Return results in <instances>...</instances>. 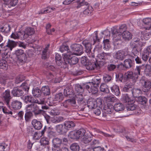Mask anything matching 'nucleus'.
Returning a JSON list of instances; mask_svg holds the SVG:
<instances>
[{
    "instance_id": "obj_48",
    "label": "nucleus",
    "mask_w": 151,
    "mask_h": 151,
    "mask_svg": "<svg viewBox=\"0 0 151 151\" xmlns=\"http://www.w3.org/2000/svg\"><path fill=\"white\" fill-rule=\"evenodd\" d=\"M55 8L54 7H48L47 9L44 11H42L41 14H45L48 13L52 12V11L55 10Z\"/></svg>"
},
{
    "instance_id": "obj_3",
    "label": "nucleus",
    "mask_w": 151,
    "mask_h": 151,
    "mask_svg": "<svg viewBox=\"0 0 151 151\" xmlns=\"http://www.w3.org/2000/svg\"><path fill=\"white\" fill-rule=\"evenodd\" d=\"M93 36V42L91 44L87 40H84L82 42V44L85 46L86 48V52L89 57L90 58H93L94 57V55L91 53V44L94 45L96 42H99L100 39L101 38H99L98 37V32L97 31L94 32Z\"/></svg>"
},
{
    "instance_id": "obj_12",
    "label": "nucleus",
    "mask_w": 151,
    "mask_h": 151,
    "mask_svg": "<svg viewBox=\"0 0 151 151\" xmlns=\"http://www.w3.org/2000/svg\"><path fill=\"white\" fill-rule=\"evenodd\" d=\"M114 110L113 106L110 104L105 105L103 107V114H110L113 112Z\"/></svg>"
},
{
    "instance_id": "obj_54",
    "label": "nucleus",
    "mask_w": 151,
    "mask_h": 151,
    "mask_svg": "<svg viewBox=\"0 0 151 151\" xmlns=\"http://www.w3.org/2000/svg\"><path fill=\"white\" fill-rule=\"evenodd\" d=\"M143 23L147 25L150 26L151 25V18H145L142 20Z\"/></svg>"
},
{
    "instance_id": "obj_21",
    "label": "nucleus",
    "mask_w": 151,
    "mask_h": 151,
    "mask_svg": "<svg viewBox=\"0 0 151 151\" xmlns=\"http://www.w3.org/2000/svg\"><path fill=\"white\" fill-rule=\"evenodd\" d=\"M12 93L14 96H19L23 94V92L19 87V88H14L12 91Z\"/></svg>"
},
{
    "instance_id": "obj_59",
    "label": "nucleus",
    "mask_w": 151,
    "mask_h": 151,
    "mask_svg": "<svg viewBox=\"0 0 151 151\" xmlns=\"http://www.w3.org/2000/svg\"><path fill=\"white\" fill-rule=\"evenodd\" d=\"M53 128L51 127H49L47 128L46 126H45L43 130L41 132H52Z\"/></svg>"
},
{
    "instance_id": "obj_37",
    "label": "nucleus",
    "mask_w": 151,
    "mask_h": 151,
    "mask_svg": "<svg viewBox=\"0 0 151 151\" xmlns=\"http://www.w3.org/2000/svg\"><path fill=\"white\" fill-rule=\"evenodd\" d=\"M145 65H142L139 66H137L135 70V71L136 73L137 74L138 77V75H140V72L145 69Z\"/></svg>"
},
{
    "instance_id": "obj_19",
    "label": "nucleus",
    "mask_w": 151,
    "mask_h": 151,
    "mask_svg": "<svg viewBox=\"0 0 151 151\" xmlns=\"http://www.w3.org/2000/svg\"><path fill=\"white\" fill-rule=\"evenodd\" d=\"M32 124L34 128L36 130H40L42 127L41 122L36 119H33L32 122Z\"/></svg>"
},
{
    "instance_id": "obj_22",
    "label": "nucleus",
    "mask_w": 151,
    "mask_h": 151,
    "mask_svg": "<svg viewBox=\"0 0 151 151\" xmlns=\"http://www.w3.org/2000/svg\"><path fill=\"white\" fill-rule=\"evenodd\" d=\"M2 96L6 101L7 105H8L9 101L10 99V91L9 90H6Z\"/></svg>"
},
{
    "instance_id": "obj_49",
    "label": "nucleus",
    "mask_w": 151,
    "mask_h": 151,
    "mask_svg": "<svg viewBox=\"0 0 151 151\" xmlns=\"http://www.w3.org/2000/svg\"><path fill=\"white\" fill-rule=\"evenodd\" d=\"M44 133H35L33 138L34 139H39L43 135Z\"/></svg>"
},
{
    "instance_id": "obj_15",
    "label": "nucleus",
    "mask_w": 151,
    "mask_h": 151,
    "mask_svg": "<svg viewBox=\"0 0 151 151\" xmlns=\"http://www.w3.org/2000/svg\"><path fill=\"white\" fill-rule=\"evenodd\" d=\"M151 36L149 29H146L141 32V38L142 40H147Z\"/></svg>"
},
{
    "instance_id": "obj_26",
    "label": "nucleus",
    "mask_w": 151,
    "mask_h": 151,
    "mask_svg": "<svg viewBox=\"0 0 151 151\" xmlns=\"http://www.w3.org/2000/svg\"><path fill=\"white\" fill-rule=\"evenodd\" d=\"M21 102L17 100L13 101L12 103V107L15 109H19L22 106Z\"/></svg>"
},
{
    "instance_id": "obj_28",
    "label": "nucleus",
    "mask_w": 151,
    "mask_h": 151,
    "mask_svg": "<svg viewBox=\"0 0 151 151\" xmlns=\"http://www.w3.org/2000/svg\"><path fill=\"white\" fill-rule=\"evenodd\" d=\"M112 92L116 96H119L120 93V90L119 86L114 85L111 88Z\"/></svg>"
},
{
    "instance_id": "obj_57",
    "label": "nucleus",
    "mask_w": 151,
    "mask_h": 151,
    "mask_svg": "<svg viewBox=\"0 0 151 151\" xmlns=\"http://www.w3.org/2000/svg\"><path fill=\"white\" fill-rule=\"evenodd\" d=\"M49 47V45H48L45 47L43 50L42 55V58L45 59L47 58L46 55Z\"/></svg>"
},
{
    "instance_id": "obj_16",
    "label": "nucleus",
    "mask_w": 151,
    "mask_h": 151,
    "mask_svg": "<svg viewBox=\"0 0 151 151\" xmlns=\"http://www.w3.org/2000/svg\"><path fill=\"white\" fill-rule=\"evenodd\" d=\"M16 45V43L15 42L9 40L7 44L5 47L6 48L5 51H7V52H10L12 50V49L15 47Z\"/></svg>"
},
{
    "instance_id": "obj_31",
    "label": "nucleus",
    "mask_w": 151,
    "mask_h": 151,
    "mask_svg": "<svg viewBox=\"0 0 151 151\" xmlns=\"http://www.w3.org/2000/svg\"><path fill=\"white\" fill-rule=\"evenodd\" d=\"M134 101L133 100V102L130 103L129 104H128L126 105V109L127 110L132 111L135 110L136 109L137 106L134 103Z\"/></svg>"
},
{
    "instance_id": "obj_39",
    "label": "nucleus",
    "mask_w": 151,
    "mask_h": 151,
    "mask_svg": "<svg viewBox=\"0 0 151 151\" xmlns=\"http://www.w3.org/2000/svg\"><path fill=\"white\" fill-rule=\"evenodd\" d=\"M52 142L54 145V147H59L62 144V140L58 138H56L53 139L52 140Z\"/></svg>"
},
{
    "instance_id": "obj_23",
    "label": "nucleus",
    "mask_w": 151,
    "mask_h": 151,
    "mask_svg": "<svg viewBox=\"0 0 151 151\" xmlns=\"http://www.w3.org/2000/svg\"><path fill=\"white\" fill-rule=\"evenodd\" d=\"M15 54L18 59L22 60V58L25 55L24 51L21 49L18 50L15 52Z\"/></svg>"
},
{
    "instance_id": "obj_51",
    "label": "nucleus",
    "mask_w": 151,
    "mask_h": 151,
    "mask_svg": "<svg viewBox=\"0 0 151 151\" xmlns=\"http://www.w3.org/2000/svg\"><path fill=\"white\" fill-rule=\"evenodd\" d=\"M37 104H40L38 103H32V106H33V107L34 108L33 112H35V114H38L39 113H37L36 112V111H37L39 109V107L38 106H37Z\"/></svg>"
},
{
    "instance_id": "obj_8",
    "label": "nucleus",
    "mask_w": 151,
    "mask_h": 151,
    "mask_svg": "<svg viewBox=\"0 0 151 151\" xmlns=\"http://www.w3.org/2000/svg\"><path fill=\"white\" fill-rule=\"evenodd\" d=\"M93 60L90 59L88 64L86 65V68L89 70H92L95 69V68L98 69L101 66V64L98 63L94 59V57Z\"/></svg>"
},
{
    "instance_id": "obj_27",
    "label": "nucleus",
    "mask_w": 151,
    "mask_h": 151,
    "mask_svg": "<svg viewBox=\"0 0 151 151\" xmlns=\"http://www.w3.org/2000/svg\"><path fill=\"white\" fill-rule=\"evenodd\" d=\"M151 83L148 81L145 82L144 84L142 87V90L144 92H146L150 90L151 88Z\"/></svg>"
},
{
    "instance_id": "obj_41",
    "label": "nucleus",
    "mask_w": 151,
    "mask_h": 151,
    "mask_svg": "<svg viewBox=\"0 0 151 151\" xmlns=\"http://www.w3.org/2000/svg\"><path fill=\"white\" fill-rule=\"evenodd\" d=\"M42 92L44 95H49L50 91L49 87L48 86H43L42 88Z\"/></svg>"
},
{
    "instance_id": "obj_30",
    "label": "nucleus",
    "mask_w": 151,
    "mask_h": 151,
    "mask_svg": "<svg viewBox=\"0 0 151 151\" xmlns=\"http://www.w3.org/2000/svg\"><path fill=\"white\" fill-rule=\"evenodd\" d=\"M114 110L116 111H122L124 108V106L121 103L116 104L114 106Z\"/></svg>"
},
{
    "instance_id": "obj_36",
    "label": "nucleus",
    "mask_w": 151,
    "mask_h": 151,
    "mask_svg": "<svg viewBox=\"0 0 151 151\" xmlns=\"http://www.w3.org/2000/svg\"><path fill=\"white\" fill-rule=\"evenodd\" d=\"M85 9L83 11V14L85 15H88L90 14L93 10L92 6L90 5H87L86 6Z\"/></svg>"
},
{
    "instance_id": "obj_42",
    "label": "nucleus",
    "mask_w": 151,
    "mask_h": 151,
    "mask_svg": "<svg viewBox=\"0 0 151 151\" xmlns=\"http://www.w3.org/2000/svg\"><path fill=\"white\" fill-rule=\"evenodd\" d=\"M63 99V96L62 93H60L56 94L54 99V101L60 102Z\"/></svg>"
},
{
    "instance_id": "obj_18",
    "label": "nucleus",
    "mask_w": 151,
    "mask_h": 151,
    "mask_svg": "<svg viewBox=\"0 0 151 151\" xmlns=\"http://www.w3.org/2000/svg\"><path fill=\"white\" fill-rule=\"evenodd\" d=\"M4 4L10 8L15 6L18 2V0H3Z\"/></svg>"
},
{
    "instance_id": "obj_2",
    "label": "nucleus",
    "mask_w": 151,
    "mask_h": 151,
    "mask_svg": "<svg viewBox=\"0 0 151 151\" xmlns=\"http://www.w3.org/2000/svg\"><path fill=\"white\" fill-rule=\"evenodd\" d=\"M91 133H69L68 137L72 139H81L85 144H88L92 140Z\"/></svg>"
},
{
    "instance_id": "obj_14",
    "label": "nucleus",
    "mask_w": 151,
    "mask_h": 151,
    "mask_svg": "<svg viewBox=\"0 0 151 151\" xmlns=\"http://www.w3.org/2000/svg\"><path fill=\"white\" fill-rule=\"evenodd\" d=\"M96 80L97 81V82L95 83L92 82L91 83H89V84L91 86V88L90 89V91L93 94H96L98 91V89L97 87L98 86V83L100 82V79L96 78Z\"/></svg>"
},
{
    "instance_id": "obj_34",
    "label": "nucleus",
    "mask_w": 151,
    "mask_h": 151,
    "mask_svg": "<svg viewBox=\"0 0 151 151\" xmlns=\"http://www.w3.org/2000/svg\"><path fill=\"white\" fill-rule=\"evenodd\" d=\"M35 31L33 28L31 27L27 28L25 31V32L27 37L28 36L34 34Z\"/></svg>"
},
{
    "instance_id": "obj_46",
    "label": "nucleus",
    "mask_w": 151,
    "mask_h": 151,
    "mask_svg": "<svg viewBox=\"0 0 151 151\" xmlns=\"http://www.w3.org/2000/svg\"><path fill=\"white\" fill-rule=\"evenodd\" d=\"M40 142L41 145H45L49 144V141L47 138L42 137L40 140Z\"/></svg>"
},
{
    "instance_id": "obj_32",
    "label": "nucleus",
    "mask_w": 151,
    "mask_h": 151,
    "mask_svg": "<svg viewBox=\"0 0 151 151\" xmlns=\"http://www.w3.org/2000/svg\"><path fill=\"white\" fill-rule=\"evenodd\" d=\"M59 50L60 51L62 52H64L65 51H67V53L63 55V58L65 55L68 54V55L69 53H68V52L70 54L71 53V52H69L68 47L67 45H62L60 48Z\"/></svg>"
},
{
    "instance_id": "obj_6",
    "label": "nucleus",
    "mask_w": 151,
    "mask_h": 151,
    "mask_svg": "<svg viewBox=\"0 0 151 151\" xmlns=\"http://www.w3.org/2000/svg\"><path fill=\"white\" fill-rule=\"evenodd\" d=\"M72 52L71 54L80 55L83 53V47L82 46L79 44H73L70 46Z\"/></svg>"
},
{
    "instance_id": "obj_61",
    "label": "nucleus",
    "mask_w": 151,
    "mask_h": 151,
    "mask_svg": "<svg viewBox=\"0 0 151 151\" xmlns=\"http://www.w3.org/2000/svg\"><path fill=\"white\" fill-rule=\"evenodd\" d=\"M111 78L110 76L108 75H106L103 77L104 81L105 82H108L111 79Z\"/></svg>"
},
{
    "instance_id": "obj_43",
    "label": "nucleus",
    "mask_w": 151,
    "mask_h": 151,
    "mask_svg": "<svg viewBox=\"0 0 151 151\" xmlns=\"http://www.w3.org/2000/svg\"><path fill=\"white\" fill-rule=\"evenodd\" d=\"M145 74L148 76H149L151 71V66L149 65H145Z\"/></svg>"
},
{
    "instance_id": "obj_9",
    "label": "nucleus",
    "mask_w": 151,
    "mask_h": 151,
    "mask_svg": "<svg viewBox=\"0 0 151 151\" xmlns=\"http://www.w3.org/2000/svg\"><path fill=\"white\" fill-rule=\"evenodd\" d=\"M126 29V27L125 24L121 25L119 27V32H117L115 33L113 32V37L114 40L118 41L121 39V33L122 31H124Z\"/></svg>"
},
{
    "instance_id": "obj_7",
    "label": "nucleus",
    "mask_w": 151,
    "mask_h": 151,
    "mask_svg": "<svg viewBox=\"0 0 151 151\" xmlns=\"http://www.w3.org/2000/svg\"><path fill=\"white\" fill-rule=\"evenodd\" d=\"M128 54V50L127 48L117 51L114 55V58L120 60H122Z\"/></svg>"
},
{
    "instance_id": "obj_4",
    "label": "nucleus",
    "mask_w": 151,
    "mask_h": 151,
    "mask_svg": "<svg viewBox=\"0 0 151 151\" xmlns=\"http://www.w3.org/2000/svg\"><path fill=\"white\" fill-rule=\"evenodd\" d=\"M119 80L122 82H125L129 79H131L135 81L138 78L137 74L134 71V72L132 71H127L125 73L124 75L119 73L118 75Z\"/></svg>"
},
{
    "instance_id": "obj_53",
    "label": "nucleus",
    "mask_w": 151,
    "mask_h": 151,
    "mask_svg": "<svg viewBox=\"0 0 151 151\" xmlns=\"http://www.w3.org/2000/svg\"><path fill=\"white\" fill-rule=\"evenodd\" d=\"M3 112L6 114H12V112L11 110L9 109V108L8 109L4 107L2 109Z\"/></svg>"
},
{
    "instance_id": "obj_38",
    "label": "nucleus",
    "mask_w": 151,
    "mask_h": 151,
    "mask_svg": "<svg viewBox=\"0 0 151 151\" xmlns=\"http://www.w3.org/2000/svg\"><path fill=\"white\" fill-rule=\"evenodd\" d=\"M55 58L57 65L58 66H60L62 64V57L61 55L58 53H56Z\"/></svg>"
},
{
    "instance_id": "obj_62",
    "label": "nucleus",
    "mask_w": 151,
    "mask_h": 151,
    "mask_svg": "<svg viewBox=\"0 0 151 151\" xmlns=\"http://www.w3.org/2000/svg\"><path fill=\"white\" fill-rule=\"evenodd\" d=\"M76 92V94L75 95V98H72L71 99H69L70 102V104H71V105H73V104H76V101L75 100V99H76L77 100V99L76 98V95L77 94V91L75 90ZM78 101V100H77Z\"/></svg>"
},
{
    "instance_id": "obj_11",
    "label": "nucleus",
    "mask_w": 151,
    "mask_h": 151,
    "mask_svg": "<svg viewBox=\"0 0 151 151\" xmlns=\"http://www.w3.org/2000/svg\"><path fill=\"white\" fill-rule=\"evenodd\" d=\"M110 55L109 54L105 53H102L98 54L97 56V59L94 58V59L97 61L98 63L100 64L101 60L103 59H108L109 58Z\"/></svg>"
},
{
    "instance_id": "obj_45",
    "label": "nucleus",
    "mask_w": 151,
    "mask_h": 151,
    "mask_svg": "<svg viewBox=\"0 0 151 151\" xmlns=\"http://www.w3.org/2000/svg\"><path fill=\"white\" fill-rule=\"evenodd\" d=\"M107 99V101H111L112 102L116 101L117 100V99L116 97L113 95H111L110 96H108L105 97Z\"/></svg>"
},
{
    "instance_id": "obj_35",
    "label": "nucleus",
    "mask_w": 151,
    "mask_h": 151,
    "mask_svg": "<svg viewBox=\"0 0 151 151\" xmlns=\"http://www.w3.org/2000/svg\"><path fill=\"white\" fill-rule=\"evenodd\" d=\"M100 90L101 91L106 93H109V92L108 86L105 83H102L101 85Z\"/></svg>"
},
{
    "instance_id": "obj_13",
    "label": "nucleus",
    "mask_w": 151,
    "mask_h": 151,
    "mask_svg": "<svg viewBox=\"0 0 151 151\" xmlns=\"http://www.w3.org/2000/svg\"><path fill=\"white\" fill-rule=\"evenodd\" d=\"M121 100L122 102L126 105L130 103L133 102V100L132 99L129 95L127 94H124L122 95Z\"/></svg>"
},
{
    "instance_id": "obj_47",
    "label": "nucleus",
    "mask_w": 151,
    "mask_h": 151,
    "mask_svg": "<svg viewBox=\"0 0 151 151\" xmlns=\"http://www.w3.org/2000/svg\"><path fill=\"white\" fill-rule=\"evenodd\" d=\"M141 93V90L138 89H134L132 91L133 96L136 97H137V96L139 95Z\"/></svg>"
},
{
    "instance_id": "obj_40",
    "label": "nucleus",
    "mask_w": 151,
    "mask_h": 151,
    "mask_svg": "<svg viewBox=\"0 0 151 151\" xmlns=\"http://www.w3.org/2000/svg\"><path fill=\"white\" fill-rule=\"evenodd\" d=\"M137 100L139 104H145L147 101L146 98L142 96L138 97Z\"/></svg>"
},
{
    "instance_id": "obj_25",
    "label": "nucleus",
    "mask_w": 151,
    "mask_h": 151,
    "mask_svg": "<svg viewBox=\"0 0 151 151\" xmlns=\"http://www.w3.org/2000/svg\"><path fill=\"white\" fill-rule=\"evenodd\" d=\"M64 128L66 130H69L72 127H74L75 124L72 121H66L64 123Z\"/></svg>"
},
{
    "instance_id": "obj_50",
    "label": "nucleus",
    "mask_w": 151,
    "mask_h": 151,
    "mask_svg": "<svg viewBox=\"0 0 151 151\" xmlns=\"http://www.w3.org/2000/svg\"><path fill=\"white\" fill-rule=\"evenodd\" d=\"M21 89L22 88L25 91H28L29 89V86L28 84L26 83H23L20 87Z\"/></svg>"
},
{
    "instance_id": "obj_24",
    "label": "nucleus",
    "mask_w": 151,
    "mask_h": 151,
    "mask_svg": "<svg viewBox=\"0 0 151 151\" xmlns=\"http://www.w3.org/2000/svg\"><path fill=\"white\" fill-rule=\"evenodd\" d=\"M122 36L123 39L125 40H129L132 38V35L131 33L127 31L123 32Z\"/></svg>"
},
{
    "instance_id": "obj_63",
    "label": "nucleus",
    "mask_w": 151,
    "mask_h": 151,
    "mask_svg": "<svg viewBox=\"0 0 151 151\" xmlns=\"http://www.w3.org/2000/svg\"><path fill=\"white\" fill-rule=\"evenodd\" d=\"M138 45L137 44L136 45V47L137 48L141 49H142L141 47L145 45V43L139 41L138 42Z\"/></svg>"
},
{
    "instance_id": "obj_5",
    "label": "nucleus",
    "mask_w": 151,
    "mask_h": 151,
    "mask_svg": "<svg viewBox=\"0 0 151 151\" xmlns=\"http://www.w3.org/2000/svg\"><path fill=\"white\" fill-rule=\"evenodd\" d=\"M68 54L65 55L63 57V59L66 64H69L70 65H73L76 64L78 62V59L75 56L71 57L72 54L68 52Z\"/></svg>"
},
{
    "instance_id": "obj_20",
    "label": "nucleus",
    "mask_w": 151,
    "mask_h": 151,
    "mask_svg": "<svg viewBox=\"0 0 151 151\" xmlns=\"http://www.w3.org/2000/svg\"><path fill=\"white\" fill-rule=\"evenodd\" d=\"M24 101L27 103L29 102L31 103H38L40 104H43V101H39L37 100H35L31 96H27L25 97Z\"/></svg>"
},
{
    "instance_id": "obj_1",
    "label": "nucleus",
    "mask_w": 151,
    "mask_h": 151,
    "mask_svg": "<svg viewBox=\"0 0 151 151\" xmlns=\"http://www.w3.org/2000/svg\"><path fill=\"white\" fill-rule=\"evenodd\" d=\"M90 86L86 84H84L82 86L79 84L75 85V89L77 91V94L76 95V98L77 99L78 103L81 104L86 105V103L89 108L92 109L97 107H101L102 104V100L100 98L96 99H90L88 101L83 98V95H85V93L87 92V91L90 93L88 90Z\"/></svg>"
},
{
    "instance_id": "obj_64",
    "label": "nucleus",
    "mask_w": 151,
    "mask_h": 151,
    "mask_svg": "<svg viewBox=\"0 0 151 151\" xmlns=\"http://www.w3.org/2000/svg\"><path fill=\"white\" fill-rule=\"evenodd\" d=\"M93 151H105L103 147H95L93 149Z\"/></svg>"
},
{
    "instance_id": "obj_29",
    "label": "nucleus",
    "mask_w": 151,
    "mask_h": 151,
    "mask_svg": "<svg viewBox=\"0 0 151 151\" xmlns=\"http://www.w3.org/2000/svg\"><path fill=\"white\" fill-rule=\"evenodd\" d=\"M42 92L41 90L38 88H33L32 90V93L34 96L35 97L40 96Z\"/></svg>"
},
{
    "instance_id": "obj_17",
    "label": "nucleus",
    "mask_w": 151,
    "mask_h": 151,
    "mask_svg": "<svg viewBox=\"0 0 151 151\" xmlns=\"http://www.w3.org/2000/svg\"><path fill=\"white\" fill-rule=\"evenodd\" d=\"M132 62L129 59H126L124 61L123 64L121 63L118 65V68H121L123 66L124 67L127 68H129L131 67Z\"/></svg>"
},
{
    "instance_id": "obj_60",
    "label": "nucleus",
    "mask_w": 151,
    "mask_h": 151,
    "mask_svg": "<svg viewBox=\"0 0 151 151\" xmlns=\"http://www.w3.org/2000/svg\"><path fill=\"white\" fill-rule=\"evenodd\" d=\"M88 5V3L86 2H85L84 0H83L81 2H79L76 6L77 8H79L81 6L86 5V6Z\"/></svg>"
},
{
    "instance_id": "obj_44",
    "label": "nucleus",
    "mask_w": 151,
    "mask_h": 151,
    "mask_svg": "<svg viewBox=\"0 0 151 151\" xmlns=\"http://www.w3.org/2000/svg\"><path fill=\"white\" fill-rule=\"evenodd\" d=\"M70 149L73 151H78L79 150V145L77 143H74L70 146Z\"/></svg>"
},
{
    "instance_id": "obj_33",
    "label": "nucleus",
    "mask_w": 151,
    "mask_h": 151,
    "mask_svg": "<svg viewBox=\"0 0 151 151\" xmlns=\"http://www.w3.org/2000/svg\"><path fill=\"white\" fill-rule=\"evenodd\" d=\"M64 94L65 96L73 95V91L71 88H66L64 90Z\"/></svg>"
},
{
    "instance_id": "obj_55",
    "label": "nucleus",
    "mask_w": 151,
    "mask_h": 151,
    "mask_svg": "<svg viewBox=\"0 0 151 151\" xmlns=\"http://www.w3.org/2000/svg\"><path fill=\"white\" fill-rule=\"evenodd\" d=\"M103 43L104 45V47L106 49H108L110 48V46L109 44V40L108 39H105L103 40Z\"/></svg>"
},
{
    "instance_id": "obj_58",
    "label": "nucleus",
    "mask_w": 151,
    "mask_h": 151,
    "mask_svg": "<svg viewBox=\"0 0 151 151\" xmlns=\"http://www.w3.org/2000/svg\"><path fill=\"white\" fill-rule=\"evenodd\" d=\"M32 116V114L31 112L27 111L25 115V118L26 121H29Z\"/></svg>"
},
{
    "instance_id": "obj_10",
    "label": "nucleus",
    "mask_w": 151,
    "mask_h": 151,
    "mask_svg": "<svg viewBox=\"0 0 151 151\" xmlns=\"http://www.w3.org/2000/svg\"><path fill=\"white\" fill-rule=\"evenodd\" d=\"M150 53L151 54V45L148 46L144 50L142 54V58L144 61H146L149 57Z\"/></svg>"
},
{
    "instance_id": "obj_52",
    "label": "nucleus",
    "mask_w": 151,
    "mask_h": 151,
    "mask_svg": "<svg viewBox=\"0 0 151 151\" xmlns=\"http://www.w3.org/2000/svg\"><path fill=\"white\" fill-rule=\"evenodd\" d=\"M17 33L18 36H19V38L23 39L27 37V36L26 35L25 32L24 31H19Z\"/></svg>"
},
{
    "instance_id": "obj_56",
    "label": "nucleus",
    "mask_w": 151,
    "mask_h": 151,
    "mask_svg": "<svg viewBox=\"0 0 151 151\" xmlns=\"http://www.w3.org/2000/svg\"><path fill=\"white\" fill-rule=\"evenodd\" d=\"M6 62L4 60L1 61L0 63V67L2 69H6L7 66Z\"/></svg>"
}]
</instances>
